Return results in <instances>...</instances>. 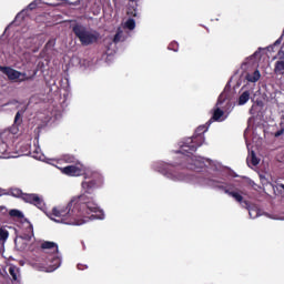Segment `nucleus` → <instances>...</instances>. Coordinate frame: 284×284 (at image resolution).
Returning a JSON list of instances; mask_svg holds the SVG:
<instances>
[{
  "label": "nucleus",
  "instance_id": "f257e3e1",
  "mask_svg": "<svg viewBox=\"0 0 284 284\" xmlns=\"http://www.w3.org/2000/svg\"><path fill=\"white\" fill-rule=\"evenodd\" d=\"M99 204L90 201L85 195L73 197L67 206H54L51 216L60 219L65 225H83L90 219V212L97 213Z\"/></svg>",
  "mask_w": 284,
  "mask_h": 284
},
{
  "label": "nucleus",
  "instance_id": "f03ea898",
  "mask_svg": "<svg viewBox=\"0 0 284 284\" xmlns=\"http://www.w3.org/2000/svg\"><path fill=\"white\" fill-rule=\"evenodd\" d=\"M72 32L75 38L80 41L81 45H94V43L99 42L101 39V34L97 30L88 29V27L83 24H74L72 27Z\"/></svg>",
  "mask_w": 284,
  "mask_h": 284
},
{
  "label": "nucleus",
  "instance_id": "7ed1b4c3",
  "mask_svg": "<svg viewBox=\"0 0 284 284\" xmlns=\"http://www.w3.org/2000/svg\"><path fill=\"white\" fill-rule=\"evenodd\" d=\"M207 130L206 125H200L196 128L195 133L192 138H187L181 145V152L185 154H194L203 143H205V132Z\"/></svg>",
  "mask_w": 284,
  "mask_h": 284
},
{
  "label": "nucleus",
  "instance_id": "20e7f679",
  "mask_svg": "<svg viewBox=\"0 0 284 284\" xmlns=\"http://www.w3.org/2000/svg\"><path fill=\"white\" fill-rule=\"evenodd\" d=\"M85 181L82 182V189L85 194H92L98 187L103 185V175L99 172L84 173Z\"/></svg>",
  "mask_w": 284,
  "mask_h": 284
},
{
  "label": "nucleus",
  "instance_id": "39448f33",
  "mask_svg": "<svg viewBox=\"0 0 284 284\" xmlns=\"http://www.w3.org/2000/svg\"><path fill=\"white\" fill-rule=\"evenodd\" d=\"M3 73L8 77L10 81H18L19 83H23V81H30V77L28 74L17 71L10 67L3 68Z\"/></svg>",
  "mask_w": 284,
  "mask_h": 284
},
{
  "label": "nucleus",
  "instance_id": "423d86ee",
  "mask_svg": "<svg viewBox=\"0 0 284 284\" xmlns=\"http://www.w3.org/2000/svg\"><path fill=\"white\" fill-rule=\"evenodd\" d=\"M22 201L26 203H31V205H36V207H43V199H41L39 194L24 193L22 195Z\"/></svg>",
  "mask_w": 284,
  "mask_h": 284
},
{
  "label": "nucleus",
  "instance_id": "0eeeda50",
  "mask_svg": "<svg viewBox=\"0 0 284 284\" xmlns=\"http://www.w3.org/2000/svg\"><path fill=\"white\" fill-rule=\"evenodd\" d=\"M62 174L67 176H81L83 174V169L77 165H68L61 169Z\"/></svg>",
  "mask_w": 284,
  "mask_h": 284
},
{
  "label": "nucleus",
  "instance_id": "6e6552de",
  "mask_svg": "<svg viewBox=\"0 0 284 284\" xmlns=\"http://www.w3.org/2000/svg\"><path fill=\"white\" fill-rule=\"evenodd\" d=\"M219 190H223V192L225 194H229V196H232L233 199H235V201H237V203H243V195H241V193L235 192V191H230V189H226L223 185L217 186Z\"/></svg>",
  "mask_w": 284,
  "mask_h": 284
},
{
  "label": "nucleus",
  "instance_id": "1a4fd4ad",
  "mask_svg": "<svg viewBox=\"0 0 284 284\" xmlns=\"http://www.w3.org/2000/svg\"><path fill=\"white\" fill-rule=\"evenodd\" d=\"M48 261L51 272H54V270H59V267H61V257H59V255H50Z\"/></svg>",
  "mask_w": 284,
  "mask_h": 284
},
{
  "label": "nucleus",
  "instance_id": "9d476101",
  "mask_svg": "<svg viewBox=\"0 0 284 284\" xmlns=\"http://www.w3.org/2000/svg\"><path fill=\"white\" fill-rule=\"evenodd\" d=\"M41 248L42 250H51L53 253H58L59 252V245H57V243L54 242H43L41 244Z\"/></svg>",
  "mask_w": 284,
  "mask_h": 284
},
{
  "label": "nucleus",
  "instance_id": "9b49d317",
  "mask_svg": "<svg viewBox=\"0 0 284 284\" xmlns=\"http://www.w3.org/2000/svg\"><path fill=\"white\" fill-rule=\"evenodd\" d=\"M27 233L24 234L23 239L26 241H31L32 236H34V226H32V223L27 221Z\"/></svg>",
  "mask_w": 284,
  "mask_h": 284
},
{
  "label": "nucleus",
  "instance_id": "f8f14e48",
  "mask_svg": "<svg viewBox=\"0 0 284 284\" xmlns=\"http://www.w3.org/2000/svg\"><path fill=\"white\" fill-rule=\"evenodd\" d=\"M261 79V72L258 70H255L253 73H248L246 75V80L250 81V83H256Z\"/></svg>",
  "mask_w": 284,
  "mask_h": 284
},
{
  "label": "nucleus",
  "instance_id": "ddd939ff",
  "mask_svg": "<svg viewBox=\"0 0 284 284\" xmlns=\"http://www.w3.org/2000/svg\"><path fill=\"white\" fill-rule=\"evenodd\" d=\"M250 101V91H244L239 98V105H245Z\"/></svg>",
  "mask_w": 284,
  "mask_h": 284
},
{
  "label": "nucleus",
  "instance_id": "4468645a",
  "mask_svg": "<svg viewBox=\"0 0 284 284\" xmlns=\"http://www.w3.org/2000/svg\"><path fill=\"white\" fill-rule=\"evenodd\" d=\"M274 72L275 74H284V61L275 62Z\"/></svg>",
  "mask_w": 284,
  "mask_h": 284
},
{
  "label": "nucleus",
  "instance_id": "2eb2a0df",
  "mask_svg": "<svg viewBox=\"0 0 284 284\" xmlns=\"http://www.w3.org/2000/svg\"><path fill=\"white\" fill-rule=\"evenodd\" d=\"M223 114H225V112H223V110L221 109H215L213 112V115L211 118V121H221V118L223 116Z\"/></svg>",
  "mask_w": 284,
  "mask_h": 284
},
{
  "label": "nucleus",
  "instance_id": "dca6fc26",
  "mask_svg": "<svg viewBox=\"0 0 284 284\" xmlns=\"http://www.w3.org/2000/svg\"><path fill=\"white\" fill-rule=\"evenodd\" d=\"M9 274H10V276H12L13 281H19V267L10 266L9 267Z\"/></svg>",
  "mask_w": 284,
  "mask_h": 284
},
{
  "label": "nucleus",
  "instance_id": "f3484780",
  "mask_svg": "<svg viewBox=\"0 0 284 284\" xmlns=\"http://www.w3.org/2000/svg\"><path fill=\"white\" fill-rule=\"evenodd\" d=\"M8 236H10V232H8L6 227H0V242L6 243L8 241Z\"/></svg>",
  "mask_w": 284,
  "mask_h": 284
},
{
  "label": "nucleus",
  "instance_id": "a211bd4d",
  "mask_svg": "<svg viewBox=\"0 0 284 284\" xmlns=\"http://www.w3.org/2000/svg\"><path fill=\"white\" fill-rule=\"evenodd\" d=\"M9 216L11 219H23V213L17 209H12L9 211Z\"/></svg>",
  "mask_w": 284,
  "mask_h": 284
},
{
  "label": "nucleus",
  "instance_id": "6ab92c4d",
  "mask_svg": "<svg viewBox=\"0 0 284 284\" xmlns=\"http://www.w3.org/2000/svg\"><path fill=\"white\" fill-rule=\"evenodd\" d=\"M26 193H23V191H21L20 189H11L10 190V195L14 196L16 199H23V195Z\"/></svg>",
  "mask_w": 284,
  "mask_h": 284
},
{
  "label": "nucleus",
  "instance_id": "aec40b11",
  "mask_svg": "<svg viewBox=\"0 0 284 284\" xmlns=\"http://www.w3.org/2000/svg\"><path fill=\"white\" fill-rule=\"evenodd\" d=\"M63 161H65V163H79V161L77 160V156L74 155H70V154H67L63 156Z\"/></svg>",
  "mask_w": 284,
  "mask_h": 284
},
{
  "label": "nucleus",
  "instance_id": "412c9836",
  "mask_svg": "<svg viewBox=\"0 0 284 284\" xmlns=\"http://www.w3.org/2000/svg\"><path fill=\"white\" fill-rule=\"evenodd\" d=\"M125 28H128V30H134V28H136V22L134 21V19H129L125 22Z\"/></svg>",
  "mask_w": 284,
  "mask_h": 284
},
{
  "label": "nucleus",
  "instance_id": "4be33fe9",
  "mask_svg": "<svg viewBox=\"0 0 284 284\" xmlns=\"http://www.w3.org/2000/svg\"><path fill=\"white\" fill-rule=\"evenodd\" d=\"M32 156H33V159H37L38 161H41V159H43V153H41V151L39 149H36L32 152Z\"/></svg>",
  "mask_w": 284,
  "mask_h": 284
},
{
  "label": "nucleus",
  "instance_id": "5701e85b",
  "mask_svg": "<svg viewBox=\"0 0 284 284\" xmlns=\"http://www.w3.org/2000/svg\"><path fill=\"white\" fill-rule=\"evenodd\" d=\"M168 50H172L173 52H179V42L173 41L169 44Z\"/></svg>",
  "mask_w": 284,
  "mask_h": 284
},
{
  "label": "nucleus",
  "instance_id": "b1692460",
  "mask_svg": "<svg viewBox=\"0 0 284 284\" xmlns=\"http://www.w3.org/2000/svg\"><path fill=\"white\" fill-rule=\"evenodd\" d=\"M251 163L252 165H258V163H261V160L256 158V153H254V151H252L251 153Z\"/></svg>",
  "mask_w": 284,
  "mask_h": 284
},
{
  "label": "nucleus",
  "instance_id": "393cba45",
  "mask_svg": "<svg viewBox=\"0 0 284 284\" xmlns=\"http://www.w3.org/2000/svg\"><path fill=\"white\" fill-rule=\"evenodd\" d=\"M21 114H23V111L21 112V111H18L17 113H16V116H14V123L17 124L18 123V125H21V122H22V120H21Z\"/></svg>",
  "mask_w": 284,
  "mask_h": 284
},
{
  "label": "nucleus",
  "instance_id": "a878e982",
  "mask_svg": "<svg viewBox=\"0 0 284 284\" xmlns=\"http://www.w3.org/2000/svg\"><path fill=\"white\" fill-rule=\"evenodd\" d=\"M19 19H26V10L20 11V12L16 16V21H19Z\"/></svg>",
  "mask_w": 284,
  "mask_h": 284
},
{
  "label": "nucleus",
  "instance_id": "bb28decb",
  "mask_svg": "<svg viewBox=\"0 0 284 284\" xmlns=\"http://www.w3.org/2000/svg\"><path fill=\"white\" fill-rule=\"evenodd\" d=\"M119 41H121V33H116L113 38L114 43H119Z\"/></svg>",
  "mask_w": 284,
  "mask_h": 284
},
{
  "label": "nucleus",
  "instance_id": "cd10ccee",
  "mask_svg": "<svg viewBox=\"0 0 284 284\" xmlns=\"http://www.w3.org/2000/svg\"><path fill=\"white\" fill-rule=\"evenodd\" d=\"M28 9H29V10H36V9H37V2H36V1L31 2V3L28 6Z\"/></svg>",
  "mask_w": 284,
  "mask_h": 284
},
{
  "label": "nucleus",
  "instance_id": "c85d7f7f",
  "mask_svg": "<svg viewBox=\"0 0 284 284\" xmlns=\"http://www.w3.org/2000/svg\"><path fill=\"white\" fill-rule=\"evenodd\" d=\"M0 214L2 215L8 214V209L6 206H0Z\"/></svg>",
  "mask_w": 284,
  "mask_h": 284
},
{
  "label": "nucleus",
  "instance_id": "c756f323",
  "mask_svg": "<svg viewBox=\"0 0 284 284\" xmlns=\"http://www.w3.org/2000/svg\"><path fill=\"white\" fill-rule=\"evenodd\" d=\"M283 133H284V129H281V130H278L277 132H275V136H276V138L283 136Z\"/></svg>",
  "mask_w": 284,
  "mask_h": 284
},
{
  "label": "nucleus",
  "instance_id": "7c9ffc66",
  "mask_svg": "<svg viewBox=\"0 0 284 284\" xmlns=\"http://www.w3.org/2000/svg\"><path fill=\"white\" fill-rule=\"evenodd\" d=\"M78 270H88V265L78 264Z\"/></svg>",
  "mask_w": 284,
  "mask_h": 284
},
{
  "label": "nucleus",
  "instance_id": "2f4dec72",
  "mask_svg": "<svg viewBox=\"0 0 284 284\" xmlns=\"http://www.w3.org/2000/svg\"><path fill=\"white\" fill-rule=\"evenodd\" d=\"M221 103H223V101H221V98H219L217 105H221Z\"/></svg>",
  "mask_w": 284,
  "mask_h": 284
},
{
  "label": "nucleus",
  "instance_id": "473e14b6",
  "mask_svg": "<svg viewBox=\"0 0 284 284\" xmlns=\"http://www.w3.org/2000/svg\"><path fill=\"white\" fill-rule=\"evenodd\" d=\"M278 43H281V39L275 41V45H278Z\"/></svg>",
  "mask_w": 284,
  "mask_h": 284
},
{
  "label": "nucleus",
  "instance_id": "72a5a7b5",
  "mask_svg": "<svg viewBox=\"0 0 284 284\" xmlns=\"http://www.w3.org/2000/svg\"><path fill=\"white\" fill-rule=\"evenodd\" d=\"M282 54H283V52L278 51L277 57H281Z\"/></svg>",
  "mask_w": 284,
  "mask_h": 284
},
{
  "label": "nucleus",
  "instance_id": "f704fd0d",
  "mask_svg": "<svg viewBox=\"0 0 284 284\" xmlns=\"http://www.w3.org/2000/svg\"><path fill=\"white\" fill-rule=\"evenodd\" d=\"M195 168H191V170H196V162H194Z\"/></svg>",
  "mask_w": 284,
  "mask_h": 284
},
{
  "label": "nucleus",
  "instance_id": "c9c22d12",
  "mask_svg": "<svg viewBox=\"0 0 284 284\" xmlns=\"http://www.w3.org/2000/svg\"><path fill=\"white\" fill-rule=\"evenodd\" d=\"M199 168H203V163L200 162V163H199Z\"/></svg>",
  "mask_w": 284,
  "mask_h": 284
},
{
  "label": "nucleus",
  "instance_id": "e433bc0d",
  "mask_svg": "<svg viewBox=\"0 0 284 284\" xmlns=\"http://www.w3.org/2000/svg\"><path fill=\"white\" fill-rule=\"evenodd\" d=\"M282 189L284 190V184H282Z\"/></svg>",
  "mask_w": 284,
  "mask_h": 284
},
{
  "label": "nucleus",
  "instance_id": "4c0bfd02",
  "mask_svg": "<svg viewBox=\"0 0 284 284\" xmlns=\"http://www.w3.org/2000/svg\"><path fill=\"white\" fill-rule=\"evenodd\" d=\"M130 1H136V0H130Z\"/></svg>",
  "mask_w": 284,
  "mask_h": 284
}]
</instances>
